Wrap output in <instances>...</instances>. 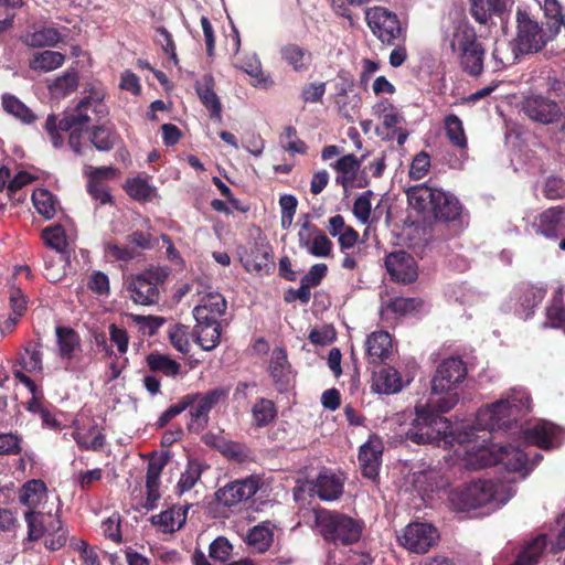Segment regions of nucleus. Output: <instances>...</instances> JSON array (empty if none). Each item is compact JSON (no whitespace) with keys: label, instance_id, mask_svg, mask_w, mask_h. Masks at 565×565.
I'll use <instances>...</instances> for the list:
<instances>
[{"label":"nucleus","instance_id":"nucleus-1","mask_svg":"<svg viewBox=\"0 0 565 565\" xmlns=\"http://www.w3.org/2000/svg\"><path fill=\"white\" fill-rule=\"evenodd\" d=\"M467 375V367L460 358L445 359L437 367L431 380L434 394H445L435 403L436 409L422 405L415 407V417L408 426L402 428L407 440L417 445L439 443L448 435L450 422L441 414L449 412L458 402V394L452 393L457 384Z\"/></svg>","mask_w":565,"mask_h":565},{"label":"nucleus","instance_id":"nucleus-2","mask_svg":"<svg viewBox=\"0 0 565 565\" xmlns=\"http://www.w3.org/2000/svg\"><path fill=\"white\" fill-rule=\"evenodd\" d=\"M544 11L546 22L543 25L526 9L518 7L515 13L516 35L512 41L513 60L519 55L541 52L561 33L565 25L561 6L555 0L546 1Z\"/></svg>","mask_w":565,"mask_h":565},{"label":"nucleus","instance_id":"nucleus-3","mask_svg":"<svg viewBox=\"0 0 565 565\" xmlns=\"http://www.w3.org/2000/svg\"><path fill=\"white\" fill-rule=\"evenodd\" d=\"M406 195L409 206L424 218L448 223L458 220L462 212V205L454 194L426 183L409 188Z\"/></svg>","mask_w":565,"mask_h":565},{"label":"nucleus","instance_id":"nucleus-4","mask_svg":"<svg viewBox=\"0 0 565 565\" xmlns=\"http://www.w3.org/2000/svg\"><path fill=\"white\" fill-rule=\"evenodd\" d=\"M444 40L449 42V47L457 55L462 72L471 77H479L483 73L486 50L472 26L456 23Z\"/></svg>","mask_w":565,"mask_h":565},{"label":"nucleus","instance_id":"nucleus-5","mask_svg":"<svg viewBox=\"0 0 565 565\" xmlns=\"http://www.w3.org/2000/svg\"><path fill=\"white\" fill-rule=\"evenodd\" d=\"M315 523L322 539L335 546H349L358 543L364 527L361 520L337 510L323 508L315 511Z\"/></svg>","mask_w":565,"mask_h":565},{"label":"nucleus","instance_id":"nucleus-6","mask_svg":"<svg viewBox=\"0 0 565 565\" xmlns=\"http://www.w3.org/2000/svg\"><path fill=\"white\" fill-rule=\"evenodd\" d=\"M24 519L28 525V540L38 541L45 537L44 545L50 551H58L67 542V530L63 526L57 513L26 511Z\"/></svg>","mask_w":565,"mask_h":565},{"label":"nucleus","instance_id":"nucleus-7","mask_svg":"<svg viewBox=\"0 0 565 565\" xmlns=\"http://www.w3.org/2000/svg\"><path fill=\"white\" fill-rule=\"evenodd\" d=\"M524 404L515 401L500 399L490 406L479 409L476 417V425L489 433L493 430H507L523 415Z\"/></svg>","mask_w":565,"mask_h":565},{"label":"nucleus","instance_id":"nucleus-8","mask_svg":"<svg viewBox=\"0 0 565 565\" xmlns=\"http://www.w3.org/2000/svg\"><path fill=\"white\" fill-rule=\"evenodd\" d=\"M230 387L218 386L204 393L186 394L191 398L190 420L188 430L190 433L200 434L210 424V412L220 403L227 399Z\"/></svg>","mask_w":565,"mask_h":565},{"label":"nucleus","instance_id":"nucleus-9","mask_svg":"<svg viewBox=\"0 0 565 565\" xmlns=\"http://www.w3.org/2000/svg\"><path fill=\"white\" fill-rule=\"evenodd\" d=\"M478 457L479 468L502 465L507 471L519 472L523 478L531 472L527 454L519 447L493 446V449H490L482 446L478 450Z\"/></svg>","mask_w":565,"mask_h":565},{"label":"nucleus","instance_id":"nucleus-10","mask_svg":"<svg viewBox=\"0 0 565 565\" xmlns=\"http://www.w3.org/2000/svg\"><path fill=\"white\" fill-rule=\"evenodd\" d=\"M493 499L492 483L486 480L472 481L452 489L448 501L452 510L463 512L486 505Z\"/></svg>","mask_w":565,"mask_h":565},{"label":"nucleus","instance_id":"nucleus-11","mask_svg":"<svg viewBox=\"0 0 565 565\" xmlns=\"http://www.w3.org/2000/svg\"><path fill=\"white\" fill-rule=\"evenodd\" d=\"M365 20L373 34L384 44L394 45L401 38L405 40V30L396 13L384 7H373L365 11Z\"/></svg>","mask_w":565,"mask_h":565},{"label":"nucleus","instance_id":"nucleus-12","mask_svg":"<svg viewBox=\"0 0 565 565\" xmlns=\"http://www.w3.org/2000/svg\"><path fill=\"white\" fill-rule=\"evenodd\" d=\"M168 278V271L160 267H150L136 275L128 285L130 297L135 303L150 306L159 301L160 284Z\"/></svg>","mask_w":565,"mask_h":565},{"label":"nucleus","instance_id":"nucleus-13","mask_svg":"<svg viewBox=\"0 0 565 565\" xmlns=\"http://www.w3.org/2000/svg\"><path fill=\"white\" fill-rule=\"evenodd\" d=\"M263 484L262 478L250 475L243 479L227 482L218 488L214 495L217 503L232 508L254 497Z\"/></svg>","mask_w":565,"mask_h":565},{"label":"nucleus","instance_id":"nucleus-14","mask_svg":"<svg viewBox=\"0 0 565 565\" xmlns=\"http://www.w3.org/2000/svg\"><path fill=\"white\" fill-rule=\"evenodd\" d=\"M439 534L435 526L429 523H409L401 536L399 544L412 553L425 554L438 541Z\"/></svg>","mask_w":565,"mask_h":565},{"label":"nucleus","instance_id":"nucleus-15","mask_svg":"<svg viewBox=\"0 0 565 565\" xmlns=\"http://www.w3.org/2000/svg\"><path fill=\"white\" fill-rule=\"evenodd\" d=\"M521 110L534 122L550 125L557 122L562 117L559 104L542 94H532L524 97Z\"/></svg>","mask_w":565,"mask_h":565},{"label":"nucleus","instance_id":"nucleus-16","mask_svg":"<svg viewBox=\"0 0 565 565\" xmlns=\"http://www.w3.org/2000/svg\"><path fill=\"white\" fill-rule=\"evenodd\" d=\"M522 438L526 445L551 450L561 446L563 430L558 425L550 420L540 419L522 429Z\"/></svg>","mask_w":565,"mask_h":565},{"label":"nucleus","instance_id":"nucleus-17","mask_svg":"<svg viewBox=\"0 0 565 565\" xmlns=\"http://www.w3.org/2000/svg\"><path fill=\"white\" fill-rule=\"evenodd\" d=\"M305 492L316 493L323 501H333L343 493V482L333 473L321 472L316 480L295 488L294 497L297 501L303 500Z\"/></svg>","mask_w":565,"mask_h":565},{"label":"nucleus","instance_id":"nucleus-18","mask_svg":"<svg viewBox=\"0 0 565 565\" xmlns=\"http://www.w3.org/2000/svg\"><path fill=\"white\" fill-rule=\"evenodd\" d=\"M535 234L557 241L565 235V205L550 206L539 213L532 223Z\"/></svg>","mask_w":565,"mask_h":565},{"label":"nucleus","instance_id":"nucleus-19","mask_svg":"<svg viewBox=\"0 0 565 565\" xmlns=\"http://www.w3.org/2000/svg\"><path fill=\"white\" fill-rule=\"evenodd\" d=\"M90 121V117L86 111L77 110L75 108L74 113L65 114V116L57 121V118L54 114L47 116L45 120V130L50 136L52 145L55 148H58L63 145L64 138L60 134V131H72L75 128H79Z\"/></svg>","mask_w":565,"mask_h":565},{"label":"nucleus","instance_id":"nucleus-20","mask_svg":"<svg viewBox=\"0 0 565 565\" xmlns=\"http://www.w3.org/2000/svg\"><path fill=\"white\" fill-rule=\"evenodd\" d=\"M385 267L391 278L397 282L411 284L418 276L414 258L405 250L388 254L385 258Z\"/></svg>","mask_w":565,"mask_h":565},{"label":"nucleus","instance_id":"nucleus-21","mask_svg":"<svg viewBox=\"0 0 565 565\" xmlns=\"http://www.w3.org/2000/svg\"><path fill=\"white\" fill-rule=\"evenodd\" d=\"M383 445L379 439H369L360 447L359 462L363 478L379 482V471L382 463Z\"/></svg>","mask_w":565,"mask_h":565},{"label":"nucleus","instance_id":"nucleus-22","mask_svg":"<svg viewBox=\"0 0 565 565\" xmlns=\"http://www.w3.org/2000/svg\"><path fill=\"white\" fill-rule=\"evenodd\" d=\"M227 303L223 295L210 292L194 307L193 317L198 323H220V318L225 313Z\"/></svg>","mask_w":565,"mask_h":565},{"label":"nucleus","instance_id":"nucleus-23","mask_svg":"<svg viewBox=\"0 0 565 565\" xmlns=\"http://www.w3.org/2000/svg\"><path fill=\"white\" fill-rule=\"evenodd\" d=\"M393 341L387 331H375L365 341V353L369 363L380 365L392 354Z\"/></svg>","mask_w":565,"mask_h":565},{"label":"nucleus","instance_id":"nucleus-24","mask_svg":"<svg viewBox=\"0 0 565 565\" xmlns=\"http://www.w3.org/2000/svg\"><path fill=\"white\" fill-rule=\"evenodd\" d=\"M214 87L215 81L211 74L203 75L202 78L195 84L196 94L201 103L209 110L210 118L221 121L222 104L214 90Z\"/></svg>","mask_w":565,"mask_h":565},{"label":"nucleus","instance_id":"nucleus-25","mask_svg":"<svg viewBox=\"0 0 565 565\" xmlns=\"http://www.w3.org/2000/svg\"><path fill=\"white\" fill-rule=\"evenodd\" d=\"M276 525L271 521H264L250 527L245 537V544L255 553H266L274 543Z\"/></svg>","mask_w":565,"mask_h":565},{"label":"nucleus","instance_id":"nucleus-26","mask_svg":"<svg viewBox=\"0 0 565 565\" xmlns=\"http://www.w3.org/2000/svg\"><path fill=\"white\" fill-rule=\"evenodd\" d=\"M190 504L172 505L159 514L152 515L150 523L163 533H174L185 524Z\"/></svg>","mask_w":565,"mask_h":565},{"label":"nucleus","instance_id":"nucleus-27","mask_svg":"<svg viewBox=\"0 0 565 565\" xmlns=\"http://www.w3.org/2000/svg\"><path fill=\"white\" fill-rule=\"evenodd\" d=\"M362 159H358L354 154H345L338 159L331 167L340 173L335 178V183L341 185L344 191L354 188V181L360 170Z\"/></svg>","mask_w":565,"mask_h":565},{"label":"nucleus","instance_id":"nucleus-28","mask_svg":"<svg viewBox=\"0 0 565 565\" xmlns=\"http://www.w3.org/2000/svg\"><path fill=\"white\" fill-rule=\"evenodd\" d=\"M373 384L379 393L384 394L397 393L404 386L398 371L390 365H381L379 370H373Z\"/></svg>","mask_w":565,"mask_h":565},{"label":"nucleus","instance_id":"nucleus-29","mask_svg":"<svg viewBox=\"0 0 565 565\" xmlns=\"http://www.w3.org/2000/svg\"><path fill=\"white\" fill-rule=\"evenodd\" d=\"M469 13L479 24L486 25L493 15L505 11V0H469Z\"/></svg>","mask_w":565,"mask_h":565},{"label":"nucleus","instance_id":"nucleus-30","mask_svg":"<svg viewBox=\"0 0 565 565\" xmlns=\"http://www.w3.org/2000/svg\"><path fill=\"white\" fill-rule=\"evenodd\" d=\"M90 143L98 151L108 152L114 149L120 136L113 125H94L87 129Z\"/></svg>","mask_w":565,"mask_h":565},{"label":"nucleus","instance_id":"nucleus-31","mask_svg":"<svg viewBox=\"0 0 565 565\" xmlns=\"http://www.w3.org/2000/svg\"><path fill=\"white\" fill-rule=\"evenodd\" d=\"M46 497L47 488L41 479L26 481L19 491V501L28 507L29 511H36V508Z\"/></svg>","mask_w":565,"mask_h":565},{"label":"nucleus","instance_id":"nucleus-32","mask_svg":"<svg viewBox=\"0 0 565 565\" xmlns=\"http://www.w3.org/2000/svg\"><path fill=\"white\" fill-rule=\"evenodd\" d=\"M244 266L247 271L270 274L274 270L273 253L268 246H257L247 255Z\"/></svg>","mask_w":565,"mask_h":565},{"label":"nucleus","instance_id":"nucleus-33","mask_svg":"<svg viewBox=\"0 0 565 565\" xmlns=\"http://www.w3.org/2000/svg\"><path fill=\"white\" fill-rule=\"evenodd\" d=\"M62 36L57 29L52 26H44L35 29L34 31H28L21 36V41L29 47L41 49V47H53L60 41Z\"/></svg>","mask_w":565,"mask_h":565},{"label":"nucleus","instance_id":"nucleus-34","mask_svg":"<svg viewBox=\"0 0 565 565\" xmlns=\"http://www.w3.org/2000/svg\"><path fill=\"white\" fill-rule=\"evenodd\" d=\"M334 104L338 107L339 114L347 119H352L349 109L348 94L353 90L354 78L347 71H340L337 76Z\"/></svg>","mask_w":565,"mask_h":565},{"label":"nucleus","instance_id":"nucleus-35","mask_svg":"<svg viewBox=\"0 0 565 565\" xmlns=\"http://www.w3.org/2000/svg\"><path fill=\"white\" fill-rule=\"evenodd\" d=\"M192 337L204 351L215 349L221 340V323H198L195 324Z\"/></svg>","mask_w":565,"mask_h":565},{"label":"nucleus","instance_id":"nucleus-36","mask_svg":"<svg viewBox=\"0 0 565 565\" xmlns=\"http://www.w3.org/2000/svg\"><path fill=\"white\" fill-rule=\"evenodd\" d=\"M280 56L296 72L307 71L312 60L309 51L295 43L284 45L280 50Z\"/></svg>","mask_w":565,"mask_h":565},{"label":"nucleus","instance_id":"nucleus-37","mask_svg":"<svg viewBox=\"0 0 565 565\" xmlns=\"http://www.w3.org/2000/svg\"><path fill=\"white\" fill-rule=\"evenodd\" d=\"M148 369L153 373H161L168 377H177L181 373V364L167 354L158 351L146 356Z\"/></svg>","mask_w":565,"mask_h":565},{"label":"nucleus","instance_id":"nucleus-38","mask_svg":"<svg viewBox=\"0 0 565 565\" xmlns=\"http://www.w3.org/2000/svg\"><path fill=\"white\" fill-rule=\"evenodd\" d=\"M56 339L62 359L72 360L76 352L81 350L79 334L72 328L57 327Z\"/></svg>","mask_w":565,"mask_h":565},{"label":"nucleus","instance_id":"nucleus-39","mask_svg":"<svg viewBox=\"0 0 565 565\" xmlns=\"http://www.w3.org/2000/svg\"><path fill=\"white\" fill-rule=\"evenodd\" d=\"M65 62V55L57 51H42L35 53L29 61V67L39 72H51L61 67Z\"/></svg>","mask_w":565,"mask_h":565},{"label":"nucleus","instance_id":"nucleus-40","mask_svg":"<svg viewBox=\"0 0 565 565\" xmlns=\"http://www.w3.org/2000/svg\"><path fill=\"white\" fill-rule=\"evenodd\" d=\"M444 126L449 142L460 150H466L468 140L461 119L457 115L450 114L445 117Z\"/></svg>","mask_w":565,"mask_h":565},{"label":"nucleus","instance_id":"nucleus-41","mask_svg":"<svg viewBox=\"0 0 565 565\" xmlns=\"http://www.w3.org/2000/svg\"><path fill=\"white\" fill-rule=\"evenodd\" d=\"M203 473V465L198 459H189L185 470L177 483L175 490L179 495L190 491L201 479Z\"/></svg>","mask_w":565,"mask_h":565},{"label":"nucleus","instance_id":"nucleus-42","mask_svg":"<svg viewBox=\"0 0 565 565\" xmlns=\"http://www.w3.org/2000/svg\"><path fill=\"white\" fill-rule=\"evenodd\" d=\"M520 291V305L525 313V318H529L544 299L546 289L526 284L521 286Z\"/></svg>","mask_w":565,"mask_h":565},{"label":"nucleus","instance_id":"nucleus-43","mask_svg":"<svg viewBox=\"0 0 565 565\" xmlns=\"http://www.w3.org/2000/svg\"><path fill=\"white\" fill-rule=\"evenodd\" d=\"M373 114L382 119V124L385 128L392 129L402 124L405 119L404 116L397 110V108L386 98L377 102L373 106Z\"/></svg>","mask_w":565,"mask_h":565},{"label":"nucleus","instance_id":"nucleus-44","mask_svg":"<svg viewBox=\"0 0 565 565\" xmlns=\"http://www.w3.org/2000/svg\"><path fill=\"white\" fill-rule=\"evenodd\" d=\"M126 193L135 201L148 202L152 199L154 188L140 177L128 179L124 185Z\"/></svg>","mask_w":565,"mask_h":565},{"label":"nucleus","instance_id":"nucleus-45","mask_svg":"<svg viewBox=\"0 0 565 565\" xmlns=\"http://www.w3.org/2000/svg\"><path fill=\"white\" fill-rule=\"evenodd\" d=\"M42 238L49 247L55 249L56 252L61 254L67 253L68 243L65 230L62 225L56 224L43 228Z\"/></svg>","mask_w":565,"mask_h":565},{"label":"nucleus","instance_id":"nucleus-46","mask_svg":"<svg viewBox=\"0 0 565 565\" xmlns=\"http://www.w3.org/2000/svg\"><path fill=\"white\" fill-rule=\"evenodd\" d=\"M19 364L28 372L42 370L41 343H29L23 352L19 353Z\"/></svg>","mask_w":565,"mask_h":565},{"label":"nucleus","instance_id":"nucleus-47","mask_svg":"<svg viewBox=\"0 0 565 565\" xmlns=\"http://www.w3.org/2000/svg\"><path fill=\"white\" fill-rule=\"evenodd\" d=\"M252 415L256 427H265L275 419L277 411L270 399L260 398L253 406Z\"/></svg>","mask_w":565,"mask_h":565},{"label":"nucleus","instance_id":"nucleus-48","mask_svg":"<svg viewBox=\"0 0 565 565\" xmlns=\"http://www.w3.org/2000/svg\"><path fill=\"white\" fill-rule=\"evenodd\" d=\"M2 106L7 113L21 119L25 124H31L35 120L34 114L13 95L4 94L2 96Z\"/></svg>","mask_w":565,"mask_h":565},{"label":"nucleus","instance_id":"nucleus-49","mask_svg":"<svg viewBox=\"0 0 565 565\" xmlns=\"http://www.w3.org/2000/svg\"><path fill=\"white\" fill-rule=\"evenodd\" d=\"M32 201L36 211L45 218H52L56 212V200L53 194L45 189H38L32 194Z\"/></svg>","mask_w":565,"mask_h":565},{"label":"nucleus","instance_id":"nucleus-50","mask_svg":"<svg viewBox=\"0 0 565 565\" xmlns=\"http://www.w3.org/2000/svg\"><path fill=\"white\" fill-rule=\"evenodd\" d=\"M190 328L182 323H173L168 329V338L171 345L181 353H188L190 349Z\"/></svg>","mask_w":565,"mask_h":565},{"label":"nucleus","instance_id":"nucleus-51","mask_svg":"<svg viewBox=\"0 0 565 565\" xmlns=\"http://www.w3.org/2000/svg\"><path fill=\"white\" fill-rule=\"evenodd\" d=\"M220 452L237 463L246 462L252 457V451L245 444L227 439L220 446Z\"/></svg>","mask_w":565,"mask_h":565},{"label":"nucleus","instance_id":"nucleus-52","mask_svg":"<svg viewBox=\"0 0 565 565\" xmlns=\"http://www.w3.org/2000/svg\"><path fill=\"white\" fill-rule=\"evenodd\" d=\"M546 318L553 328H561L565 324V306L563 290L558 289L546 308Z\"/></svg>","mask_w":565,"mask_h":565},{"label":"nucleus","instance_id":"nucleus-53","mask_svg":"<svg viewBox=\"0 0 565 565\" xmlns=\"http://www.w3.org/2000/svg\"><path fill=\"white\" fill-rule=\"evenodd\" d=\"M542 194L546 200L557 201L565 199V179L557 175L547 177L542 184Z\"/></svg>","mask_w":565,"mask_h":565},{"label":"nucleus","instance_id":"nucleus-54","mask_svg":"<svg viewBox=\"0 0 565 565\" xmlns=\"http://www.w3.org/2000/svg\"><path fill=\"white\" fill-rule=\"evenodd\" d=\"M423 306L419 298L394 297L386 302V308L394 313L405 316L417 311Z\"/></svg>","mask_w":565,"mask_h":565},{"label":"nucleus","instance_id":"nucleus-55","mask_svg":"<svg viewBox=\"0 0 565 565\" xmlns=\"http://www.w3.org/2000/svg\"><path fill=\"white\" fill-rule=\"evenodd\" d=\"M373 196L374 192L372 190H366L360 194L353 203V215L363 224H366L370 221L372 212L371 200Z\"/></svg>","mask_w":565,"mask_h":565},{"label":"nucleus","instance_id":"nucleus-56","mask_svg":"<svg viewBox=\"0 0 565 565\" xmlns=\"http://www.w3.org/2000/svg\"><path fill=\"white\" fill-rule=\"evenodd\" d=\"M128 317L139 327V330L143 334H148L149 337L154 335L159 328L166 322L163 317L157 316H141L130 313Z\"/></svg>","mask_w":565,"mask_h":565},{"label":"nucleus","instance_id":"nucleus-57","mask_svg":"<svg viewBox=\"0 0 565 565\" xmlns=\"http://www.w3.org/2000/svg\"><path fill=\"white\" fill-rule=\"evenodd\" d=\"M332 241L320 228V233L316 234V237H313V241L306 250L315 257L328 258L332 255Z\"/></svg>","mask_w":565,"mask_h":565},{"label":"nucleus","instance_id":"nucleus-58","mask_svg":"<svg viewBox=\"0 0 565 565\" xmlns=\"http://www.w3.org/2000/svg\"><path fill=\"white\" fill-rule=\"evenodd\" d=\"M233 553V545L225 536H217L209 547V556L217 562H227Z\"/></svg>","mask_w":565,"mask_h":565},{"label":"nucleus","instance_id":"nucleus-59","mask_svg":"<svg viewBox=\"0 0 565 565\" xmlns=\"http://www.w3.org/2000/svg\"><path fill=\"white\" fill-rule=\"evenodd\" d=\"M170 459L169 454L164 452L160 456H153L147 465L146 483H159L163 468Z\"/></svg>","mask_w":565,"mask_h":565},{"label":"nucleus","instance_id":"nucleus-60","mask_svg":"<svg viewBox=\"0 0 565 565\" xmlns=\"http://www.w3.org/2000/svg\"><path fill=\"white\" fill-rule=\"evenodd\" d=\"M86 96H84L77 106V110L86 111L93 104L97 102H104L106 96V90L102 84H90L87 88L84 90Z\"/></svg>","mask_w":565,"mask_h":565},{"label":"nucleus","instance_id":"nucleus-61","mask_svg":"<svg viewBox=\"0 0 565 565\" xmlns=\"http://www.w3.org/2000/svg\"><path fill=\"white\" fill-rule=\"evenodd\" d=\"M78 86V75L77 73H66L63 76L57 77L50 88L56 93L62 95H67L74 90H76Z\"/></svg>","mask_w":565,"mask_h":565},{"label":"nucleus","instance_id":"nucleus-62","mask_svg":"<svg viewBox=\"0 0 565 565\" xmlns=\"http://www.w3.org/2000/svg\"><path fill=\"white\" fill-rule=\"evenodd\" d=\"M430 167V157L427 152L422 151L418 154H416L412 161L411 169H409V177L414 180H419L424 178Z\"/></svg>","mask_w":565,"mask_h":565},{"label":"nucleus","instance_id":"nucleus-63","mask_svg":"<svg viewBox=\"0 0 565 565\" xmlns=\"http://www.w3.org/2000/svg\"><path fill=\"white\" fill-rule=\"evenodd\" d=\"M21 438L14 434H0V455L10 456L21 452Z\"/></svg>","mask_w":565,"mask_h":565},{"label":"nucleus","instance_id":"nucleus-64","mask_svg":"<svg viewBox=\"0 0 565 565\" xmlns=\"http://www.w3.org/2000/svg\"><path fill=\"white\" fill-rule=\"evenodd\" d=\"M328 274V266L326 264L319 263L315 264L310 267L309 271L301 278V282L307 285L309 289L317 287L320 285L322 279Z\"/></svg>","mask_w":565,"mask_h":565}]
</instances>
